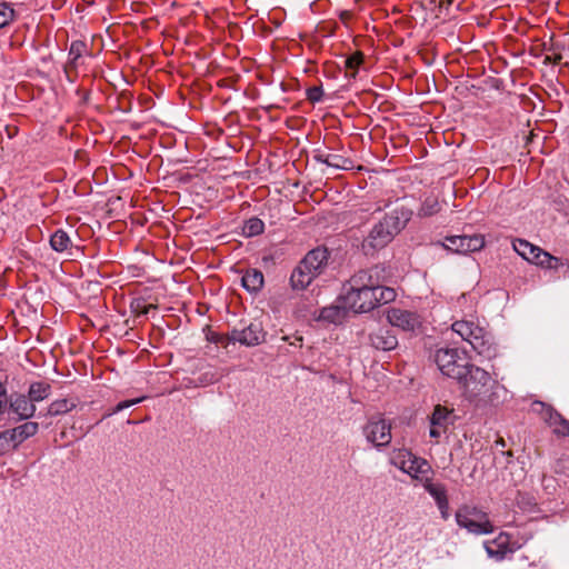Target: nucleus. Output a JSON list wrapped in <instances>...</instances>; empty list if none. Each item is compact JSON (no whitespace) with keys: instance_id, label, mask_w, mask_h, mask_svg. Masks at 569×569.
<instances>
[{"instance_id":"4c0bfd02","label":"nucleus","mask_w":569,"mask_h":569,"mask_svg":"<svg viewBox=\"0 0 569 569\" xmlns=\"http://www.w3.org/2000/svg\"><path fill=\"white\" fill-rule=\"evenodd\" d=\"M559 418L560 420L558 419H552L549 421V426L552 427V430L555 428H560V429H566V425L563 422H569V420H567L560 412H559Z\"/></svg>"},{"instance_id":"c03bdc74","label":"nucleus","mask_w":569,"mask_h":569,"mask_svg":"<svg viewBox=\"0 0 569 569\" xmlns=\"http://www.w3.org/2000/svg\"><path fill=\"white\" fill-rule=\"evenodd\" d=\"M562 57L560 54H555L553 57L547 56L545 61L546 62H552V63H559L561 61Z\"/></svg>"},{"instance_id":"a19ab883","label":"nucleus","mask_w":569,"mask_h":569,"mask_svg":"<svg viewBox=\"0 0 569 569\" xmlns=\"http://www.w3.org/2000/svg\"><path fill=\"white\" fill-rule=\"evenodd\" d=\"M567 427L566 429H560V428H555L553 429V433L557 436V437H569V421L568 422H563Z\"/></svg>"},{"instance_id":"393cba45","label":"nucleus","mask_w":569,"mask_h":569,"mask_svg":"<svg viewBox=\"0 0 569 569\" xmlns=\"http://www.w3.org/2000/svg\"><path fill=\"white\" fill-rule=\"evenodd\" d=\"M423 488L436 500V503L445 505L447 498V490L443 485L435 483L429 478L423 481Z\"/></svg>"},{"instance_id":"e433bc0d","label":"nucleus","mask_w":569,"mask_h":569,"mask_svg":"<svg viewBox=\"0 0 569 569\" xmlns=\"http://www.w3.org/2000/svg\"><path fill=\"white\" fill-rule=\"evenodd\" d=\"M143 400V398H137V399H131V400H124V401H121L119 402L116 408L113 409L112 413H117L119 411H122L123 409H127L133 405H137L139 402H141Z\"/></svg>"},{"instance_id":"de8ad7c7","label":"nucleus","mask_w":569,"mask_h":569,"mask_svg":"<svg viewBox=\"0 0 569 569\" xmlns=\"http://www.w3.org/2000/svg\"><path fill=\"white\" fill-rule=\"evenodd\" d=\"M7 408V398L0 399V413H3Z\"/></svg>"},{"instance_id":"a18cd8bd","label":"nucleus","mask_w":569,"mask_h":569,"mask_svg":"<svg viewBox=\"0 0 569 569\" xmlns=\"http://www.w3.org/2000/svg\"><path fill=\"white\" fill-rule=\"evenodd\" d=\"M326 156H327V153H317V154L315 156V159H316V161H318V162L325 163Z\"/></svg>"},{"instance_id":"09e8293b","label":"nucleus","mask_w":569,"mask_h":569,"mask_svg":"<svg viewBox=\"0 0 569 569\" xmlns=\"http://www.w3.org/2000/svg\"><path fill=\"white\" fill-rule=\"evenodd\" d=\"M495 445H496V447L503 448L506 446V442L502 438H499L498 440H496Z\"/></svg>"},{"instance_id":"8fccbe9b","label":"nucleus","mask_w":569,"mask_h":569,"mask_svg":"<svg viewBox=\"0 0 569 569\" xmlns=\"http://www.w3.org/2000/svg\"><path fill=\"white\" fill-rule=\"evenodd\" d=\"M301 341H302V337L297 336V337H295V341H291L290 345L296 346L297 342H301Z\"/></svg>"},{"instance_id":"39448f33","label":"nucleus","mask_w":569,"mask_h":569,"mask_svg":"<svg viewBox=\"0 0 569 569\" xmlns=\"http://www.w3.org/2000/svg\"><path fill=\"white\" fill-rule=\"evenodd\" d=\"M429 358L437 365L443 376L455 380L461 378V372L469 363L466 352L458 348L437 347L430 351Z\"/></svg>"},{"instance_id":"f704fd0d","label":"nucleus","mask_w":569,"mask_h":569,"mask_svg":"<svg viewBox=\"0 0 569 569\" xmlns=\"http://www.w3.org/2000/svg\"><path fill=\"white\" fill-rule=\"evenodd\" d=\"M429 470L430 465L426 460L416 458L415 460L411 461L408 472L411 473V471H413L415 473L425 475L428 473Z\"/></svg>"},{"instance_id":"5701e85b","label":"nucleus","mask_w":569,"mask_h":569,"mask_svg":"<svg viewBox=\"0 0 569 569\" xmlns=\"http://www.w3.org/2000/svg\"><path fill=\"white\" fill-rule=\"evenodd\" d=\"M311 282V277L298 263V266L293 269L290 277V283L292 289L305 290Z\"/></svg>"},{"instance_id":"0eeeda50","label":"nucleus","mask_w":569,"mask_h":569,"mask_svg":"<svg viewBox=\"0 0 569 569\" xmlns=\"http://www.w3.org/2000/svg\"><path fill=\"white\" fill-rule=\"evenodd\" d=\"M366 439L375 447H386L391 441V425L380 416L371 417L363 427Z\"/></svg>"},{"instance_id":"6e6552de","label":"nucleus","mask_w":569,"mask_h":569,"mask_svg":"<svg viewBox=\"0 0 569 569\" xmlns=\"http://www.w3.org/2000/svg\"><path fill=\"white\" fill-rule=\"evenodd\" d=\"M266 332L260 322H250L242 329H232L228 335V342H239L247 347H253L264 341Z\"/></svg>"},{"instance_id":"f03ea898","label":"nucleus","mask_w":569,"mask_h":569,"mask_svg":"<svg viewBox=\"0 0 569 569\" xmlns=\"http://www.w3.org/2000/svg\"><path fill=\"white\" fill-rule=\"evenodd\" d=\"M457 381L466 399L477 406H495L500 401V393H506L505 388L489 372L470 362Z\"/></svg>"},{"instance_id":"c756f323","label":"nucleus","mask_w":569,"mask_h":569,"mask_svg":"<svg viewBox=\"0 0 569 569\" xmlns=\"http://www.w3.org/2000/svg\"><path fill=\"white\" fill-rule=\"evenodd\" d=\"M533 406L539 407L537 410L547 423H549V421L552 419L560 420L559 412L552 406L541 401H536Z\"/></svg>"},{"instance_id":"4be33fe9","label":"nucleus","mask_w":569,"mask_h":569,"mask_svg":"<svg viewBox=\"0 0 569 569\" xmlns=\"http://www.w3.org/2000/svg\"><path fill=\"white\" fill-rule=\"evenodd\" d=\"M512 246L515 251L530 263L535 260V256L537 253L536 250H539L540 248L523 239L515 240Z\"/></svg>"},{"instance_id":"473e14b6","label":"nucleus","mask_w":569,"mask_h":569,"mask_svg":"<svg viewBox=\"0 0 569 569\" xmlns=\"http://www.w3.org/2000/svg\"><path fill=\"white\" fill-rule=\"evenodd\" d=\"M130 308H131V311L136 316H144V315H148L151 309H156L157 306H154V305H144L141 299H137V300L131 302Z\"/></svg>"},{"instance_id":"f8f14e48","label":"nucleus","mask_w":569,"mask_h":569,"mask_svg":"<svg viewBox=\"0 0 569 569\" xmlns=\"http://www.w3.org/2000/svg\"><path fill=\"white\" fill-rule=\"evenodd\" d=\"M458 244L457 247H451L450 244L446 243H435V246H439L443 248L445 250H448L453 253H468V252H475L479 251L485 246V239L480 234H473V236H458Z\"/></svg>"},{"instance_id":"ea45409f","label":"nucleus","mask_w":569,"mask_h":569,"mask_svg":"<svg viewBox=\"0 0 569 569\" xmlns=\"http://www.w3.org/2000/svg\"><path fill=\"white\" fill-rule=\"evenodd\" d=\"M439 510H440V513H441V517L447 520L449 518V513H448V510H449V502L448 500L445 501V505L442 503H438L437 505Z\"/></svg>"},{"instance_id":"4468645a","label":"nucleus","mask_w":569,"mask_h":569,"mask_svg":"<svg viewBox=\"0 0 569 569\" xmlns=\"http://www.w3.org/2000/svg\"><path fill=\"white\" fill-rule=\"evenodd\" d=\"M9 408L18 415L19 419L31 418L36 412V406L26 395H12L10 397Z\"/></svg>"},{"instance_id":"412c9836","label":"nucleus","mask_w":569,"mask_h":569,"mask_svg":"<svg viewBox=\"0 0 569 569\" xmlns=\"http://www.w3.org/2000/svg\"><path fill=\"white\" fill-rule=\"evenodd\" d=\"M347 311H350V310L342 307V302L340 301V297H339L337 300V305L322 308V310L320 312V318L322 320H327L330 322H337L341 318L345 317Z\"/></svg>"},{"instance_id":"37998d69","label":"nucleus","mask_w":569,"mask_h":569,"mask_svg":"<svg viewBox=\"0 0 569 569\" xmlns=\"http://www.w3.org/2000/svg\"><path fill=\"white\" fill-rule=\"evenodd\" d=\"M351 17H352V13H351V11H348V10H343L339 14L340 20L343 21L345 23L347 21H349L351 19Z\"/></svg>"},{"instance_id":"1a4fd4ad","label":"nucleus","mask_w":569,"mask_h":569,"mask_svg":"<svg viewBox=\"0 0 569 569\" xmlns=\"http://www.w3.org/2000/svg\"><path fill=\"white\" fill-rule=\"evenodd\" d=\"M387 320L392 329L397 327L403 331H415L421 325L420 317L416 312L399 308L389 309Z\"/></svg>"},{"instance_id":"dca6fc26","label":"nucleus","mask_w":569,"mask_h":569,"mask_svg":"<svg viewBox=\"0 0 569 569\" xmlns=\"http://www.w3.org/2000/svg\"><path fill=\"white\" fill-rule=\"evenodd\" d=\"M241 283L251 293L259 292L264 283L263 273L258 269H249L241 278Z\"/></svg>"},{"instance_id":"20e7f679","label":"nucleus","mask_w":569,"mask_h":569,"mask_svg":"<svg viewBox=\"0 0 569 569\" xmlns=\"http://www.w3.org/2000/svg\"><path fill=\"white\" fill-rule=\"evenodd\" d=\"M451 329L465 341L469 342L478 355L488 359L496 357V345L491 335L483 328L475 325L472 321L459 320L452 323Z\"/></svg>"},{"instance_id":"bb28decb","label":"nucleus","mask_w":569,"mask_h":569,"mask_svg":"<svg viewBox=\"0 0 569 569\" xmlns=\"http://www.w3.org/2000/svg\"><path fill=\"white\" fill-rule=\"evenodd\" d=\"M264 223L261 219L252 217L244 221L242 232L246 237H256L263 232Z\"/></svg>"},{"instance_id":"79ce46f5","label":"nucleus","mask_w":569,"mask_h":569,"mask_svg":"<svg viewBox=\"0 0 569 569\" xmlns=\"http://www.w3.org/2000/svg\"><path fill=\"white\" fill-rule=\"evenodd\" d=\"M437 243H441L440 241H438ZM446 244H450L451 247H457V244L459 243L458 242V236H449V237H446L445 238V242Z\"/></svg>"},{"instance_id":"a211bd4d","label":"nucleus","mask_w":569,"mask_h":569,"mask_svg":"<svg viewBox=\"0 0 569 569\" xmlns=\"http://www.w3.org/2000/svg\"><path fill=\"white\" fill-rule=\"evenodd\" d=\"M50 247L56 252H67L72 248V240L69 234L62 230H56L50 237Z\"/></svg>"},{"instance_id":"f3484780","label":"nucleus","mask_w":569,"mask_h":569,"mask_svg":"<svg viewBox=\"0 0 569 569\" xmlns=\"http://www.w3.org/2000/svg\"><path fill=\"white\" fill-rule=\"evenodd\" d=\"M39 425L38 422L28 421L24 422L16 428L8 429V431L11 433L13 441L17 446L22 443L28 438L34 436L38 431Z\"/></svg>"},{"instance_id":"c9c22d12","label":"nucleus","mask_w":569,"mask_h":569,"mask_svg":"<svg viewBox=\"0 0 569 569\" xmlns=\"http://www.w3.org/2000/svg\"><path fill=\"white\" fill-rule=\"evenodd\" d=\"M322 94L323 91L321 86H315L307 89V99L312 103L321 101Z\"/></svg>"},{"instance_id":"49530a36","label":"nucleus","mask_w":569,"mask_h":569,"mask_svg":"<svg viewBox=\"0 0 569 569\" xmlns=\"http://www.w3.org/2000/svg\"><path fill=\"white\" fill-rule=\"evenodd\" d=\"M7 398V389L4 385L0 381V399Z\"/></svg>"},{"instance_id":"58836bf2","label":"nucleus","mask_w":569,"mask_h":569,"mask_svg":"<svg viewBox=\"0 0 569 569\" xmlns=\"http://www.w3.org/2000/svg\"><path fill=\"white\" fill-rule=\"evenodd\" d=\"M299 264L301 266V268L308 272V274L311 277V279L313 280L315 278H317L318 276H320V273L318 271H313L311 269V267L309 264L306 263V261L302 259Z\"/></svg>"},{"instance_id":"c85d7f7f","label":"nucleus","mask_w":569,"mask_h":569,"mask_svg":"<svg viewBox=\"0 0 569 569\" xmlns=\"http://www.w3.org/2000/svg\"><path fill=\"white\" fill-rule=\"evenodd\" d=\"M87 50V44L83 41L77 40L71 42L70 49H69V67L76 68L77 61L80 59L83 54V52Z\"/></svg>"},{"instance_id":"6ab92c4d","label":"nucleus","mask_w":569,"mask_h":569,"mask_svg":"<svg viewBox=\"0 0 569 569\" xmlns=\"http://www.w3.org/2000/svg\"><path fill=\"white\" fill-rule=\"evenodd\" d=\"M77 407V401L74 399H59L50 403L47 409L44 416H60L64 415ZM43 416V413H39V417Z\"/></svg>"},{"instance_id":"ddd939ff","label":"nucleus","mask_w":569,"mask_h":569,"mask_svg":"<svg viewBox=\"0 0 569 569\" xmlns=\"http://www.w3.org/2000/svg\"><path fill=\"white\" fill-rule=\"evenodd\" d=\"M509 545L510 536L506 532H500L497 538L485 541L483 547L490 558L499 561L505 559L508 552L513 551Z\"/></svg>"},{"instance_id":"7ed1b4c3","label":"nucleus","mask_w":569,"mask_h":569,"mask_svg":"<svg viewBox=\"0 0 569 569\" xmlns=\"http://www.w3.org/2000/svg\"><path fill=\"white\" fill-rule=\"evenodd\" d=\"M412 211L405 206H397L377 222L362 241L365 254H373L385 248L407 224Z\"/></svg>"},{"instance_id":"7c9ffc66","label":"nucleus","mask_w":569,"mask_h":569,"mask_svg":"<svg viewBox=\"0 0 569 569\" xmlns=\"http://www.w3.org/2000/svg\"><path fill=\"white\" fill-rule=\"evenodd\" d=\"M362 62H363V54L361 52L358 51V52H355L353 54L349 56L345 60V67L348 70H351V73H347V76L350 78H355L357 74V70L361 66Z\"/></svg>"},{"instance_id":"9b49d317","label":"nucleus","mask_w":569,"mask_h":569,"mask_svg":"<svg viewBox=\"0 0 569 569\" xmlns=\"http://www.w3.org/2000/svg\"><path fill=\"white\" fill-rule=\"evenodd\" d=\"M451 423L452 410H449L441 405H437L430 417V437L439 439L441 435L447 431L449 425Z\"/></svg>"},{"instance_id":"3c124183","label":"nucleus","mask_w":569,"mask_h":569,"mask_svg":"<svg viewBox=\"0 0 569 569\" xmlns=\"http://www.w3.org/2000/svg\"><path fill=\"white\" fill-rule=\"evenodd\" d=\"M502 455H507L508 457H511V456H512V453H511L510 451H508V452H503V451H502Z\"/></svg>"},{"instance_id":"f257e3e1","label":"nucleus","mask_w":569,"mask_h":569,"mask_svg":"<svg viewBox=\"0 0 569 569\" xmlns=\"http://www.w3.org/2000/svg\"><path fill=\"white\" fill-rule=\"evenodd\" d=\"M389 277L390 272L383 264L355 272L342 286V307L355 313H363L393 301L397 297L395 289L383 286Z\"/></svg>"},{"instance_id":"cd10ccee","label":"nucleus","mask_w":569,"mask_h":569,"mask_svg":"<svg viewBox=\"0 0 569 569\" xmlns=\"http://www.w3.org/2000/svg\"><path fill=\"white\" fill-rule=\"evenodd\" d=\"M440 203L436 197H427L422 202L418 216L419 217H431L440 211Z\"/></svg>"},{"instance_id":"2f4dec72","label":"nucleus","mask_w":569,"mask_h":569,"mask_svg":"<svg viewBox=\"0 0 569 569\" xmlns=\"http://www.w3.org/2000/svg\"><path fill=\"white\" fill-rule=\"evenodd\" d=\"M18 446L13 441L11 433L8 430L0 432V456L14 450Z\"/></svg>"},{"instance_id":"aec40b11","label":"nucleus","mask_w":569,"mask_h":569,"mask_svg":"<svg viewBox=\"0 0 569 569\" xmlns=\"http://www.w3.org/2000/svg\"><path fill=\"white\" fill-rule=\"evenodd\" d=\"M51 386L43 381L32 382L29 387L28 397L34 402L42 401L50 396Z\"/></svg>"},{"instance_id":"9d476101","label":"nucleus","mask_w":569,"mask_h":569,"mask_svg":"<svg viewBox=\"0 0 569 569\" xmlns=\"http://www.w3.org/2000/svg\"><path fill=\"white\" fill-rule=\"evenodd\" d=\"M368 342L379 351H391L398 347V338L391 327H379L370 331Z\"/></svg>"},{"instance_id":"2eb2a0df","label":"nucleus","mask_w":569,"mask_h":569,"mask_svg":"<svg viewBox=\"0 0 569 569\" xmlns=\"http://www.w3.org/2000/svg\"><path fill=\"white\" fill-rule=\"evenodd\" d=\"M330 252L325 247H317L310 250L303 258L307 264L311 267L313 271H318L320 274L325 271L328 266Z\"/></svg>"},{"instance_id":"423d86ee","label":"nucleus","mask_w":569,"mask_h":569,"mask_svg":"<svg viewBox=\"0 0 569 569\" xmlns=\"http://www.w3.org/2000/svg\"><path fill=\"white\" fill-rule=\"evenodd\" d=\"M456 521L459 527L476 536L492 533L495 530L488 513L469 505L459 507L456 512Z\"/></svg>"},{"instance_id":"a878e982","label":"nucleus","mask_w":569,"mask_h":569,"mask_svg":"<svg viewBox=\"0 0 569 569\" xmlns=\"http://www.w3.org/2000/svg\"><path fill=\"white\" fill-rule=\"evenodd\" d=\"M325 164L342 170H350L353 168L352 160L337 153H327Z\"/></svg>"},{"instance_id":"b1692460","label":"nucleus","mask_w":569,"mask_h":569,"mask_svg":"<svg viewBox=\"0 0 569 569\" xmlns=\"http://www.w3.org/2000/svg\"><path fill=\"white\" fill-rule=\"evenodd\" d=\"M537 253L535 256V260H532L531 263H535L541 268L546 269H557L561 261L559 258L551 256L549 252L545 251L543 249L539 248V250H536Z\"/></svg>"},{"instance_id":"72a5a7b5","label":"nucleus","mask_w":569,"mask_h":569,"mask_svg":"<svg viewBox=\"0 0 569 569\" xmlns=\"http://www.w3.org/2000/svg\"><path fill=\"white\" fill-rule=\"evenodd\" d=\"M14 16V10L9 7L8 3H0V28L7 26L10 21H12Z\"/></svg>"}]
</instances>
